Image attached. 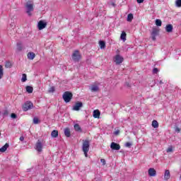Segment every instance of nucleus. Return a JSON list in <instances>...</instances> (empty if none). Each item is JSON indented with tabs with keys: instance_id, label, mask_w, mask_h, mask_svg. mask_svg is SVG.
Listing matches in <instances>:
<instances>
[{
	"instance_id": "obj_19",
	"label": "nucleus",
	"mask_w": 181,
	"mask_h": 181,
	"mask_svg": "<svg viewBox=\"0 0 181 181\" xmlns=\"http://www.w3.org/2000/svg\"><path fill=\"white\" fill-rule=\"evenodd\" d=\"M100 115H101V112H100V110H95L93 111L94 118H100Z\"/></svg>"
},
{
	"instance_id": "obj_8",
	"label": "nucleus",
	"mask_w": 181,
	"mask_h": 181,
	"mask_svg": "<svg viewBox=\"0 0 181 181\" xmlns=\"http://www.w3.org/2000/svg\"><path fill=\"white\" fill-rule=\"evenodd\" d=\"M83 107L82 102H76L73 106L74 111H80V108Z\"/></svg>"
},
{
	"instance_id": "obj_47",
	"label": "nucleus",
	"mask_w": 181,
	"mask_h": 181,
	"mask_svg": "<svg viewBox=\"0 0 181 181\" xmlns=\"http://www.w3.org/2000/svg\"><path fill=\"white\" fill-rule=\"evenodd\" d=\"M0 136H1V133H0Z\"/></svg>"
},
{
	"instance_id": "obj_7",
	"label": "nucleus",
	"mask_w": 181,
	"mask_h": 181,
	"mask_svg": "<svg viewBox=\"0 0 181 181\" xmlns=\"http://www.w3.org/2000/svg\"><path fill=\"white\" fill-rule=\"evenodd\" d=\"M114 62L116 64H121L124 62V57L119 54H117L114 58Z\"/></svg>"
},
{
	"instance_id": "obj_21",
	"label": "nucleus",
	"mask_w": 181,
	"mask_h": 181,
	"mask_svg": "<svg viewBox=\"0 0 181 181\" xmlns=\"http://www.w3.org/2000/svg\"><path fill=\"white\" fill-rule=\"evenodd\" d=\"M51 136L52 138H57L59 136V131L53 130L51 133Z\"/></svg>"
},
{
	"instance_id": "obj_38",
	"label": "nucleus",
	"mask_w": 181,
	"mask_h": 181,
	"mask_svg": "<svg viewBox=\"0 0 181 181\" xmlns=\"http://www.w3.org/2000/svg\"><path fill=\"white\" fill-rule=\"evenodd\" d=\"M11 117L13 118V119H16V117H17L16 114L12 113V114L11 115Z\"/></svg>"
},
{
	"instance_id": "obj_28",
	"label": "nucleus",
	"mask_w": 181,
	"mask_h": 181,
	"mask_svg": "<svg viewBox=\"0 0 181 181\" xmlns=\"http://www.w3.org/2000/svg\"><path fill=\"white\" fill-rule=\"evenodd\" d=\"M4 77V67L2 65H0V80Z\"/></svg>"
},
{
	"instance_id": "obj_41",
	"label": "nucleus",
	"mask_w": 181,
	"mask_h": 181,
	"mask_svg": "<svg viewBox=\"0 0 181 181\" xmlns=\"http://www.w3.org/2000/svg\"><path fill=\"white\" fill-rule=\"evenodd\" d=\"M173 151V149L172 148V147H169L168 149H167V152H172Z\"/></svg>"
},
{
	"instance_id": "obj_45",
	"label": "nucleus",
	"mask_w": 181,
	"mask_h": 181,
	"mask_svg": "<svg viewBox=\"0 0 181 181\" xmlns=\"http://www.w3.org/2000/svg\"><path fill=\"white\" fill-rule=\"evenodd\" d=\"M112 6H115V3L112 2Z\"/></svg>"
},
{
	"instance_id": "obj_13",
	"label": "nucleus",
	"mask_w": 181,
	"mask_h": 181,
	"mask_svg": "<svg viewBox=\"0 0 181 181\" xmlns=\"http://www.w3.org/2000/svg\"><path fill=\"white\" fill-rule=\"evenodd\" d=\"M165 30L168 33H172L173 32V25L168 24L165 26Z\"/></svg>"
},
{
	"instance_id": "obj_23",
	"label": "nucleus",
	"mask_w": 181,
	"mask_h": 181,
	"mask_svg": "<svg viewBox=\"0 0 181 181\" xmlns=\"http://www.w3.org/2000/svg\"><path fill=\"white\" fill-rule=\"evenodd\" d=\"M74 127L75 131H77L78 132H81V127H80L79 124H75Z\"/></svg>"
},
{
	"instance_id": "obj_44",
	"label": "nucleus",
	"mask_w": 181,
	"mask_h": 181,
	"mask_svg": "<svg viewBox=\"0 0 181 181\" xmlns=\"http://www.w3.org/2000/svg\"><path fill=\"white\" fill-rule=\"evenodd\" d=\"M144 2V0H137L138 4H142Z\"/></svg>"
},
{
	"instance_id": "obj_26",
	"label": "nucleus",
	"mask_w": 181,
	"mask_h": 181,
	"mask_svg": "<svg viewBox=\"0 0 181 181\" xmlns=\"http://www.w3.org/2000/svg\"><path fill=\"white\" fill-rule=\"evenodd\" d=\"M152 127H153V128H158L159 123H158V121L153 120V122H152Z\"/></svg>"
},
{
	"instance_id": "obj_31",
	"label": "nucleus",
	"mask_w": 181,
	"mask_h": 181,
	"mask_svg": "<svg viewBox=\"0 0 181 181\" xmlns=\"http://www.w3.org/2000/svg\"><path fill=\"white\" fill-rule=\"evenodd\" d=\"M26 80H28L26 74H23L22 78H21L22 83H25V81H26Z\"/></svg>"
},
{
	"instance_id": "obj_36",
	"label": "nucleus",
	"mask_w": 181,
	"mask_h": 181,
	"mask_svg": "<svg viewBox=\"0 0 181 181\" xmlns=\"http://www.w3.org/2000/svg\"><path fill=\"white\" fill-rule=\"evenodd\" d=\"M48 91H49V93H54V87L52 86V87L49 88Z\"/></svg>"
},
{
	"instance_id": "obj_43",
	"label": "nucleus",
	"mask_w": 181,
	"mask_h": 181,
	"mask_svg": "<svg viewBox=\"0 0 181 181\" xmlns=\"http://www.w3.org/2000/svg\"><path fill=\"white\" fill-rule=\"evenodd\" d=\"M20 141H25V137H23V136H21L20 137Z\"/></svg>"
},
{
	"instance_id": "obj_37",
	"label": "nucleus",
	"mask_w": 181,
	"mask_h": 181,
	"mask_svg": "<svg viewBox=\"0 0 181 181\" xmlns=\"http://www.w3.org/2000/svg\"><path fill=\"white\" fill-rule=\"evenodd\" d=\"M158 71H159V70L158 69V68H154L153 69V74H157Z\"/></svg>"
},
{
	"instance_id": "obj_11",
	"label": "nucleus",
	"mask_w": 181,
	"mask_h": 181,
	"mask_svg": "<svg viewBox=\"0 0 181 181\" xmlns=\"http://www.w3.org/2000/svg\"><path fill=\"white\" fill-rule=\"evenodd\" d=\"M47 26V23H45L43 21H40L37 24V28L39 30H42V29H45Z\"/></svg>"
},
{
	"instance_id": "obj_9",
	"label": "nucleus",
	"mask_w": 181,
	"mask_h": 181,
	"mask_svg": "<svg viewBox=\"0 0 181 181\" xmlns=\"http://www.w3.org/2000/svg\"><path fill=\"white\" fill-rule=\"evenodd\" d=\"M35 149L37 152H42V149H43V144L40 142V140H38L35 144Z\"/></svg>"
},
{
	"instance_id": "obj_10",
	"label": "nucleus",
	"mask_w": 181,
	"mask_h": 181,
	"mask_svg": "<svg viewBox=\"0 0 181 181\" xmlns=\"http://www.w3.org/2000/svg\"><path fill=\"white\" fill-rule=\"evenodd\" d=\"M110 148L113 151H119L121 149V146H119V144L115 142H112L110 145Z\"/></svg>"
},
{
	"instance_id": "obj_1",
	"label": "nucleus",
	"mask_w": 181,
	"mask_h": 181,
	"mask_svg": "<svg viewBox=\"0 0 181 181\" xmlns=\"http://www.w3.org/2000/svg\"><path fill=\"white\" fill-rule=\"evenodd\" d=\"M82 151L86 156L87 158L88 156V151H90V141L88 140L83 141V145H82Z\"/></svg>"
},
{
	"instance_id": "obj_15",
	"label": "nucleus",
	"mask_w": 181,
	"mask_h": 181,
	"mask_svg": "<svg viewBox=\"0 0 181 181\" xmlns=\"http://www.w3.org/2000/svg\"><path fill=\"white\" fill-rule=\"evenodd\" d=\"M64 135L65 136H66V138H70V136H71V134L70 132L69 128L64 129Z\"/></svg>"
},
{
	"instance_id": "obj_39",
	"label": "nucleus",
	"mask_w": 181,
	"mask_h": 181,
	"mask_svg": "<svg viewBox=\"0 0 181 181\" xmlns=\"http://www.w3.org/2000/svg\"><path fill=\"white\" fill-rule=\"evenodd\" d=\"M100 162H101V163H103V166L105 165V159H104V158H102V159H100Z\"/></svg>"
},
{
	"instance_id": "obj_20",
	"label": "nucleus",
	"mask_w": 181,
	"mask_h": 181,
	"mask_svg": "<svg viewBox=\"0 0 181 181\" xmlns=\"http://www.w3.org/2000/svg\"><path fill=\"white\" fill-rule=\"evenodd\" d=\"M98 90H99V88H98V86H97V85H92L90 87V90L93 93H95V92L98 91Z\"/></svg>"
},
{
	"instance_id": "obj_32",
	"label": "nucleus",
	"mask_w": 181,
	"mask_h": 181,
	"mask_svg": "<svg viewBox=\"0 0 181 181\" xmlns=\"http://www.w3.org/2000/svg\"><path fill=\"white\" fill-rule=\"evenodd\" d=\"M33 121V124H39V118L37 117H34Z\"/></svg>"
},
{
	"instance_id": "obj_46",
	"label": "nucleus",
	"mask_w": 181,
	"mask_h": 181,
	"mask_svg": "<svg viewBox=\"0 0 181 181\" xmlns=\"http://www.w3.org/2000/svg\"><path fill=\"white\" fill-rule=\"evenodd\" d=\"M160 84H163V82H162V81H160Z\"/></svg>"
},
{
	"instance_id": "obj_29",
	"label": "nucleus",
	"mask_w": 181,
	"mask_h": 181,
	"mask_svg": "<svg viewBox=\"0 0 181 181\" xmlns=\"http://www.w3.org/2000/svg\"><path fill=\"white\" fill-rule=\"evenodd\" d=\"M175 6H177V8H181V0L175 1Z\"/></svg>"
},
{
	"instance_id": "obj_42",
	"label": "nucleus",
	"mask_w": 181,
	"mask_h": 181,
	"mask_svg": "<svg viewBox=\"0 0 181 181\" xmlns=\"http://www.w3.org/2000/svg\"><path fill=\"white\" fill-rule=\"evenodd\" d=\"M175 132H180V128L176 127L175 128Z\"/></svg>"
},
{
	"instance_id": "obj_22",
	"label": "nucleus",
	"mask_w": 181,
	"mask_h": 181,
	"mask_svg": "<svg viewBox=\"0 0 181 181\" xmlns=\"http://www.w3.org/2000/svg\"><path fill=\"white\" fill-rule=\"evenodd\" d=\"M120 38L122 40H123V42H125V40H127V33H125L124 31H122L120 35Z\"/></svg>"
},
{
	"instance_id": "obj_17",
	"label": "nucleus",
	"mask_w": 181,
	"mask_h": 181,
	"mask_svg": "<svg viewBox=\"0 0 181 181\" xmlns=\"http://www.w3.org/2000/svg\"><path fill=\"white\" fill-rule=\"evenodd\" d=\"M9 148V144L6 143L4 146H3L1 148H0V152H6V149H8Z\"/></svg>"
},
{
	"instance_id": "obj_4",
	"label": "nucleus",
	"mask_w": 181,
	"mask_h": 181,
	"mask_svg": "<svg viewBox=\"0 0 181 181\" xmlns=\"http://www.w3.org/2000/svg\"><path fill=\"white\" fill-rule=\"evenodd\" d=\"M80 59H81V55L80 54V52L78 50H76L72 54V59L74 62H80Z\"/></svg>"
},
{
	"instance_id": "obj_3",
	"label": "nucleus",
	"mask_w": 181,
	"mask_h": 181,
	"mask_svg": "<svg viewBox=\"0 0 181 181\" xmlns=\"http://www.w3.org/2000/svg\"><path fill=\"white\" fill-rule=\"evenodd\" d=\"M26 13L28 16H32V13L33 12V4H30V1H28L25 4Z\"/></svg>"
},
{
	"instance_id": "obj_16",
	"label": "nucleus",
	"mask_w": 181,
	"mask_h": 181,
	"mask_svg": "<svg viewBox=\"0 0 181 181\" xmlns=\"http://www.w3.org/2000/svg\"><path fill=\"white\" fill-rule=\"evenodd\" d=\"M23 50V46H22V42H17L16 52H22Z\"/></svg>"
},
{
	"instance_id": "obj_5",
	"label": "nucleus",
	"mask_w": 181,
	"mask_h": 181,
	"mask_svg": "<svg viewBox=\"0 0 181 181\" xmlns=\"http://www.w3.org/2000/svg\"><path fill=\"white\" fill-rule=\"evenodd\" d=\"M33 108V103L30 101H27L23 105V111H28V110H32Z\"/></svg>"
},
{
	"instance_id": "obj_35",
	"label": "nucleus",
	"mask_w": 181,
	"mask_h": 181,
	"mask_svg": "<svg viewBox=\"0 0 181 181\" xmlns=\"http://www.w3.org/2000/svg\"><path fill=\"white\" fill-rule=\"evenodd\" d=\"M132 146V144H131L130 142H127V143L125 144V146H126L127 148H131Z\"/></svg>"
},
{
	"instance_id": "obj_18",
	"label": "nucleus",
	"mask_w": 181,
	"mask_h": 181,
	"mask_svg": "<svg viewBox=\"0 0 181 181\" xmlns=\"http://www.w3.org/2000/svg\"><path fill=\"white\" fill-rule=\"evenodd\" d=\"M35 57H36V54H35L34 52H28V59H29V60H33V59H35Z\"/></svg>"
},
{
	"instance_id": "obj_25",
	"label": "nucleus",
	"mask_w": 181,
	"mask_h": 181,
	"mask_svg": "<svg viewBox=\"0 0 181 181\" xmlns=\"http://www.w3.org/2000/svg\"><path fill=\"white\" fill-rule=\"evenodd\" d=\"M132 19H134V14L132 13L128 14L127 19V22H132Z\"/></svg>"
},
{
	"instance_id": "obj_33",
	"label": "nucleus",
	"mask_w": 181,
	"mask_h": 181,
	"mask_svg": "<svg viewBox=\"0 0 181 181\" xmlns=\"http://www.w3.org/2000/svg\"><path fill=\"white\" fill-rule=\"evenodd\" d=\"M3 116L4 117H8V114H9V112H8V110H4L3 112Z\"/></svg>"
},
{
	"instance_id": "obj_24",
	"label": "nucleus",
	"mask_w": 181,
	"mask_h": 181,
	"mask_svg": "<svg viewBox=\"0 0 181 181\" xmlns=\"http://www.w3.org/2000/svg\"><path fill=\"white\" fill-rule=\"evenodd\" d=\"M25 90L29 94H32V93H33V87L32 86H26Z\"/></svg>"
},
{
	"instance_id": "obj_6",
	"label": "nucleus",
	"mask_w": 181,
	"mask_h": 181,
	"mask_svg": "<svg viewBox=\"0 0 181 181\" xmlns=\"http://www.w3.org/2000/svg\"><path fill=\"white\" fill-rule=\"evenodd\" d=\"M151 35L152 40H156V36L159 35V30L157 28H153Z\"/></svg>"
},
{
	"instance_id": "obj_14",
	"label": "nucleus",
	"mask_w": 181,
	"mask_h": 181,
	"mask_svg": "<svg viewBox=\"0 0 181 181\" xmlns=\"http://www.w3.org/2000/svg\"><path fill=\"white\" fill-rule=\"evenodd\" d=\"M165 180H169L170 179V171L169 170H166L164 174Z\"/></svg>"
},
{
	"instance_id": "obj_27",
	"label": "nucleus",
	"mask_w": 181,
	"mask_h": 181,
	"mask_svg": "<svg viewBox=\"0 0 181 181\" xmlns=\"http://www.w3.org/2000/svg\"><path fill=\"white\" fill-rule=\"evenodd\" d=\"M100 49H105V42L100 40L99 42Z\"/></svg>"
},
{
	"instance_id": "obj_30",
	"label": "nucleus",
	"mask_w": 181,
	"mask_h": 181,
	"mask_svg": "<svg viewBox=\"0 0 181 181\" xmlns=\"http://www.w3.org/2000/svg\"><path fill=\"white\" fill-rule=\"evenodd\" d=\"M156 26H162V21H160V19H156Z\"/></svg>"
},
{
	"instance_id": "obj_40",
	"label": "nucleus",
	"mask_w": 181,
	"mask_h": 181,
	"mask_svg": "<svg viewBox=\"0 0 181 181\" xmlns=\"http://www.w3.org/2000/svg\"><path fill=\"white\" fill-rule=\"evenodd\" d=\"M113 134L114 135H119V130L115 131Z\"/></svg>"
},
{
	"instance_id": "obj_2",
	"label": "nucleus",
	"mask_w": 181,
	"mask_h": 181,
	"mask_svg": "<svg viewBox=\"0 0 181 181\" xmlns=\"http://www.w3.org/2000/svg\"><path fill=\"white\" fill-rule=\"evenodd\" d=\"M62 98L65 103H70L71 98H73V93H71V92L66 91L64 93Z\"/></svg>"
},
{
	"instance_id": "obj_34",
	"label": "nucleus",
	"mask_w": 181,
	"mask_h": 181,
	"mask_svg": "<svg viewBox=\"0 0 181 181\" xmlns=\"http://www.w3.org/2000/svg\"><path fill=\"white\" fill-rule=\"evenodd\" d=\"M11 66L12 65L11 64V62H6L5 67H6L7 69H9V68H11Z\"/></svg>"
},
{
	"instance_id": "obj_12",
	"label": "nucleus",
	"mask_w": 181,
	"mask_h": 181,
	"mask_svg": "<svg viewBox=\"0 0 181 181\" xmlns=\"http://www.w3.org/2000/svg\"><path fill=\"white\" fill-rule=\"evenodd\" d=\"M148 175L151 177H155V176H156V170H155V168H149Z\"/></svg>"
}]
</instances>
